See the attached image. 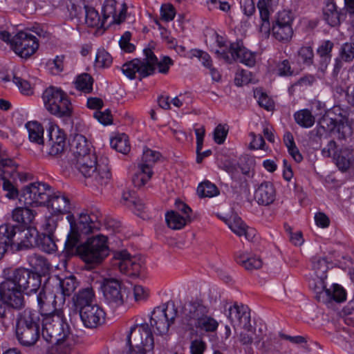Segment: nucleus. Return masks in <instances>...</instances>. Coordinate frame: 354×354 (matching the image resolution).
<instances>
[{
  "instance_id": "f257e3e1",
  "label": "nucleus",
  "mask_w": 354,
  "mask_h": 354,
  "mask_svg": "<svg viewBox=\"0 0 354 354\" xmlns=\"http://www.w3.org/2000/svg\"><path fill=\"white\" fill-rule=\"evenodd\" d=\"M71 161L74 167L86 178L87 186L100 189L110 182L111 174L108 159L101 158L97 161L95 154L91 153Z\"/></svg>"
},
{
  "instance_id": "f03ea898",
  "label": "nucleus",
  "mask_w": 354,
  "mask_h": 354,
  "mask_svg": "<svg viewBox=\"0 0 354 354\" xmlns=\"http://www.w3.org/2000/svg\"><path fill=\"white\" fill-rule=\"evenodd\" d=\"M77 241L73 249L68 243H64V250L68 255H78L87 264L97 265L109 255V248L107 238L103 235H97L87 239L80 244Z\"/></svg>"
},
{
  "instance_id": "7ed1b4c3",
  "label": "nucleus",
  "mask_w": 354,
  "mask_h": 354,
  "mask_svg": "<svg viewBox=\"0 0 354 354\" xmlns=\"http://www.w3.org/2000/svg\"><path fill=\"white\" fill-rule=\"evenodd\" d=\"M39 314L27 308L18 314L16 320V337L19 343L26 347L34 346L40 337Z\"/></svg>"
},
{
  "instance_id": "20e7f679",
  "label": "nucleus",
  "mask_w": 354,
  "mask_h": 354,
  "mask_svg": "<svg viewBox=\"0 0 354 354\" xmlns=\"http://www.w3.org/2000/svg\"><path fill=\"white\" fill-rule=\"evenodd\" d=\"M66 218L70 223V231L65 243H68L71 249L77 241H80L82 234H88L99 228L98 214L88 210L81 212L77 220L73 214H68Z\"/></svg>"
},
{
  "instance_id": "39448f33",
  "label": "nucleus",
  "mask_w": 354,
  "mask_h": 354,
  "mask_svg": "<svg viewBox=\"0 0 354 354\" xmlns=\"http://www.w3.org/2000/svg\"><path fill=\"white\" fill-rule=\"evenodd\" d=\"M42 337L50 344L68 339L72 335L71 328L59 311L42 318Z\"/></svg>"
},
{
  "instance_id": "423d86ee",
  "label": "nucleus",
  "mask_w": 354,
  "mask_h": 354,
  "mask_svg": "<svg viewBox=\"0 0 354 354\" xmlns=\"http://www.w3.org/2000/svg\"><path fill=\"white\" fill-rule=\"evenodd\" d=\"M127 339L129 348L126 354H147L153 352V337L147 324L132 327Z\"/></svg>"
},
{
  "instance_id": "0eeeda50",
  "label": "nucleus",
  "mask_w": 354,
  "mask_h": 354,
  "mask_svg": "<svg viewBox=\"0 0 354 354\" xmlns=\"http://www.w3.org/2000/svg\"><path fill=\"white\" fill-rule=\"evenodd\" d=\"M42 99L46 109L58 117H70L73 107L67 94L55 86L47 88L43 93Z\"/></svg>"
},
{
  "instance_id": "6e6552de",
  "label": "nucleus",
  "mask_w": 354,
  "mask_h": 354,
  "mask_svg": "<svg viewBox=\"0 0 354 354\" xmlns=\"http://www.w3.org/2000/svg\"><path fill=\"white\" fill-rule=\"evenodd\" d=\"M51 194L52 187L49 185L35 182L26 186L21 191L19 200L25 205L45 206Z\"/></svg>"
},
{
  "instance_id": "1a4fd4ad",
  "label": "nucleus",
  "mask_w": 354,
  "mask_h": 354,
  "mask_svg": "<svg viewBox=\"0 0 354 354\" xmlns=\"http://www.w3.org/2000/svg\"><path fill=\"white\" fill-rule=\"evenodd\" d=\"M144 55L145 56L144 59H134L122 66V72L127 77L133 79L136 77V73H138L141 80L154 73V64L157 62L156 56L150 48H145Z\"/></svg>"
},
{
  "instance_id": "9d476101",
  "label": "nucleus",
  "mask_w": 354,
  "mask_h": 354,
  "mask_svg": "<svg viewBox=\"0 0 354 354\" xmlns=\"http://www.w3.org/2000/svg\"><path fill=\"white\" fill-rule=\"evenodd\" d=\"M4 274L6 278L28 294L36 292L40 287V276L28 269L10 268L4 270Z\"/></svg>"
},
{
  "instance_id": "9b49d317",
  "label": "nucleus",
  "mask_w": 354,
  "mask_h": 354,
  "mask_svg": "<svg viewBox=\"0 0 354 354\" xmlns=\"http://www.w3.org/2000/svg\"><path fill=\"white\" fill-rule=\"evenodd\" d=\"M113 265L120 272L130 277H138L145 270L142 261L137 257H132L125 250L114 253Z\"/></svg>"
},
{
  "instance_id": "f8f14e48",
  "label": "nucleus",
  "mask_w": 354,
  "mask_h": 354,
  "mask_svg": "<svg viewBox=\"0 0 354 354\" xmlns=\"http://www.w3.org/2000/svg\"><path fill=\"white\" fill-rule=\"evenodd\" d=\"M178 311L174 304L171 306H158L152 312L150 324L156 329L158 334L165 335L174 323Z\"/></svg>"
},
{
  "instance_id": "ddd939ff",
  "label": "nucleus",
  "mask_w": 354,
  "mask_h": 354,
  "mask_svg": "<svg viewBox=\"0 0 354 354\" xmlns=\"http://www.w3.org/2000/svg\"><path fill=\"white\" fill-rule=\"evenodd\" d=\"M11 48L21 58H28L39 48V42L32 34L21 31L12 39Z\"/></svg>"
},
{
  "instance_id": "4468645a",
  "label": "nucleus",
  "mask_w": 354,
  "mask_h": 354,
  "mask_svg": "<svg viewBox=\"0 0 354 354\" xmlns=\"http://www.w3.org/2000/svg\"><path fill=\"white\" fill-rule=\"evenodd\" d=\"M24 290L6 277L0 285L1 300L14 308L19 309L24 306Z\"/></svg>"
},
{
  "instance_id": "2eb2a0df",
  "label": "nucleus",
  "mask_w": 354,
  "mask_h": 354,
  "mask_svg": "<svg viewBox=\"0 0 354 354\" xmlns=\"http://www.w3.org/2000/svg\"><path fill=\"white\" fill-rule=\"evenodd\" d=\"M293 18L291 13L287 10L279 12L275 21L272 26L274 37L279 41H288L292 37V27Z\"/></svg>"
},
{
  "instance_id": "dca6fc26",
  "label": "nucleus",
  "mask_w": 354,
  "mask_h": 354,
  "mask_svg": "<svg viewBox=\"0 0 354 354\" xmlns=\"http://www.w3.org/2000/svg\"><path fill=\"white\" fill-rule=\"evenodd\" d=\"M37 299L39 313L42 318L60 311L57 309V304L59 303V295L51 292L49 285L45 286L39 292Z\"/></svg>"
},
{
  "instance_id": "f3484780",
  "label": "nucleus",
  "mask_w": 354,
  "mask_h": 354,
  "mask_svg": "<svg viewBox=\"0 0 354 354\" xmlns=\"http://www.w3.org/2000/svg\"><path fill=\"white\" fill-rule=\"evenodd\" d=\"M208 308L201 301H190L184 307V322L188 329L194 330L196 324L208 314Z\"/></svg>"
},
{
  "instance_id": "a211bd4d",
  "label": "nucleus",
  "mask_w": 354,
  "mask_h": 354,
  "mask_svg": "<svg viewBox=\"0 0 354 354\" xmlns=\"http://www.w3.org/2000/svg\"><path fill=\"white\" fill-rule=\"evenodd\" d=\"M79 314L84 326L88 328H96L105 320V312L97 304L83 308Z\"/></svg>"
},
{
  "instance_id": "6ab92c4d",
  "label": "nucleus",
  "mask_w": 354,
  "mask_h": 354,
  "mask_svg": "<svg viewBox=\"0 0 354 354\" xmlns=\"http://www.w3.org/2000/svg\"><path fill=\"white\" fill-rule=\"evenodd\" d=\"M105 299L113 306H119L124 303V295L120 282L115 279H105L101 286Z\"/></svg>"
},
{
  "instance_id": "aec40b11",
  "label": "nucleus",
  "mask_w": 354,
  "mask_h": 354,
  "mask_svg": "<svg viewBox=\"0 0 354 354\" xmlns=\"http://www.w3.org/2000/svg\"><path fill=\"white\" fill-rule=\"evenodd\" d=\"M248 51V50L244 46L243 41L240 40L230 44L229 48L220 45L215 53L219 59L231 64L233 62H242V57Z\"/></svg>"
},
{
  "instance_id": "412c9836",
  "label": "nucleus",
  "mask_w": 354,
  "mask_h": 354,
  "mask_svg": "<svg viewBox=\"0 0 354 354\" xmlns=\"http://www.w3.org/2000/svg\"><path fill=\"white\" fill-rule=\"evenodd\" d=\"M66 147V134L58 127H52L49 130L48 140L46 142V153L51 156H57L64 152Z\"/></svg>"
},
{
  "instance_id": "4be33fe9",
  "label": "nucleus",
  "mask_w": 354,
  "mask_h": 354,
  "mask_svg": "<svg viewBox=\"0 0 354 354\" xmlns=\"http://www.w3.org/2000/svg\"><path fill=\"white\" fill-rule=\"evenodd\" d=\"M19 227L10 223L0 225V259L8 247L17 245Z\"/></svg>"
},
{
  "instance_id": "5701e85b",
  "label": "nucleus",
  "mask_w": 354,
  "mask_h": 354,
  "mask_svg": "<svg viewBox=\"0 0 354 354\" xmlns=\"http://www.w3.org/2000/svg\"><path fill=\"white\" fill-rule=\"evenodd\" d=\"M322 123L325 124L328 131H335L342 133H345V129H349L347 125V119L342 115L339 107H334L328 111L322 118Z\"/></svg>"
},
{
  "instance_id": "b1692460",
  "label": "nucleus",
  "mask_w": 354,
  "mask_h": 354,
  "mask_svg": "<svg viewBox=\"0 0 354 354\" xmlns=\"http://www.w3.org/2000/svg\"><path fill=\"white\" fill-rule=\"evenodd\" d=\"M54 214H70L71 206L68 196L60 192H53L48 199L46 205Z\"/></svg>"
},
{
  "instance_id": "393cba45",
  "label": "nucleus",
  "mask_w": 354,
  "mask_h": 354,
  "mask_svg": "<svg viewBox=\"0 0 354 354\" xmlns=\"http://www.w3.org/2000/svg\"><path fill=\"white\" fill-rule=\"evenodd\" d=\"M316 298L323 303H328L332 301L342 302L346 299V292L342 287L337 284H333L331 288H326L324 284V288L315 290Z\"/></svg>"
},
{
  "instance_id": "a878e982",
  "label": "nucleus",
  "mask_w": 354,
  "mask_h": 354,
  "mask_svg": "<svg viewBox=\"0 0 354 354\" xmlns=\"http://www.w3.org/2000/svg\"><path fill=\"white\" fill-rule=\"evenodd\" d=\"M228 317L234 327L239 326L243 328L250 327V315L247 308L243 305L234 304L229 309Z\"/></svg>"
},
{
  "instance_id": "bb28decb",
  "label": "nucleus",
  "mask_w": 354,
  "mask_h": 354,
  "mask_svg": "<svg viewBox=\"0 0 354 354\" xmlns=\"http://www.w3.org/2000/svg\"><path fill=\"white\" fill-rule=\"evenodd\" d=\"M312 269L317 279V282L315 283V289L324 288V280L327 278V272L328 270V261L326 257L315 256L312 258Z\"/></svg>"
},
{
  "instance_id": "cd10ccee",
  "label": "nucleus",
  "mask_w": 354,
  "mask_h": 354,
  "mask_svg": "<svg viewBox=\"0 0 354 354\" xmlns=\"http://www.w3.org/2000/svg\"><path fill=\"white\" fill-rule=\"evenodd\" d=\"M276 196V192L272 183L265 181L261 183L254 192V199L259 205H269L272 204Z\"/></svg>"
},
{
  "instance_id": "c85d7f7f",
  "label": "nucleus",
  "mask_w": 354,
  "mask_h": 354,
  "mask_svg": "<svg viewBox=\"0 0 354 354\" xmlns=\"http://www.w3.org/2000/svg\"><path fill=\"white\" fill-rule=\"evenodd\" d=\"M272 4V0H259L257 3L261 21L259 26V32L265 37H268L270 32V15Z\"/></svg>"
},
{
  "instance_id": "c756f323",
  "label": "nucleus",
  "mask_w": 354,
  "mask_h": 354,
  "mask_svg": "<svg viewBox=\"0 0 354 354\" xmlns=\"http://www.w3.org/2000/svg\"><path fill=\"white\" fill-rule=\"evenodd\" d=\"M78 283L74 276L59 279L57 283V292L59 295V305L65 302L66 297H70L77 288Z\"/></svg>"
},
{
  "instance_id": "7c9ffc66",
  "label": "nucleus",
  "mask_w": 354,
  "mask_h": 354,
  "mask_svg": "<svg viewBox=\"0 0 354 354\" xmlns=\"http://www.w3.org/2000/svg\"><path fill=\"white\" fill-rule=\"evenodd\" d=\"M245 330L241 332L239 335V340L242 346H243L249 353H252L253 351L252 345L254 344L257 348H264V343L260 344L261 339L255 336V329L252 327L243 328Z\"/></svg>"
},
{
  "instance_id": "2f4dec72",
  "label": "nucleus",
  "mask_w": 354,
  "mask_h": 354,
  "mask_svg": "<svg viewBox=\"0 0 354 354\" xmlns=\"http://www.w3.org/2000/svg\"><path fill=\"white\" fill-rule=\"evenodd\" d=\"M38 232L35 229L28 228L25 230H19L17 241V250L29 248L37 243Z\"/></svg>"
},
{
  "instance_id": "473e14b6",
  "label": "nucleus",
  "mask_w": 354,
  "mask_h": 354,
  "mask_svg": "<svg viewBox=\"0 0 354 354\" xmlns=\"http://www.w3.org/2000/svg\"><path fill=\"white\" fill-rule=\"evenodd\" d=\"M95 295L91 288H86L82 289L78 292L77 294L75 295L73 301L75 306V308L78 312L83 310V308L93 306Z\"/></svg>"
},
{
  "instance_id": "72a5a7b5",
  "label": "nucleus",
  "mask_w": 354,
  "mask_h": 354,
  "mask_svg": "<svg viewBox=\"0 0 354 354\" xmlns=\"http://www.w3.org/2000/svg\"><path fill=\"white\" fill-rule=\"evenodd\" d=\"M71 150L73 156V159L82 157L91 153L90 144L82 135L77 134L71 144Z\"/></svg>"
},
{
  "instance_id": "f704fd0d",
  "label": "nucleus",
  "mask_w": 354,
  "mask_h": 354,
  "mask_svg": "<svg viewBox=\"0 0 354 354\" xmlns=\"http://www.w3.org/2000/svg\"><path fill=\"white\" fill-rule=\"evenodd\" d=\"M323 19L330 26L340 24V12L333 0H326L323 8Z\"/></svg>"
},
{
  "instance_id": "c9c22d12",
  "label": "nucleus",
  "mask_w": 354,
  "mask_h": 354,
  "mask_svg": "<svg viewBox=\"0 0 354 354\" xmlns=\"http://www.w3.org/2000/svg\"><path fill=\"white\" fill-rule=\"evenodd\" d=\"M116 1L115 0H106L103 4L102 12L103 15V21H106L111 19L109 24H120L124 19L123 10H121L119 15L116 12Z\"/></svg>"
},
{
  "instance_id": "e433bc0d",
  "label": "nucleus",
  "mask_w": 354,
  "mask_h": 354,
  "mask_svg": "<svg viewBox=\"0 0 354 354\" xmlns=\"http://www.w3.org/2000/svg\"><path fill=\"white\" fill-rule=\"evenodd\" d=\"M28 205L26 207H18L13 209L12 212V218L14 221L21 223L24 226H29L32 223L36 212L30 209Z\"/></svg>"
},
{
  "instance_id": "4c0bfd02",
  "label": "nucleus",
  "mask_w": 354,
  "mask_h": 354,
  "mask_svg": "<svg viewBox=\"0 0 354 354\" xmlns=\"http://www.w3.org/2000/svg\"><path fill=\"white\" fill-rule=\"evenodd\" d=\"M235 261L246 270L250 272L258 270L262 266V261L259 257H250L248 254L244 252H238L235 256Z\"/></svg>"
},
{
  "instance_id": "58836bf2",
  "label": "nucleus",
  "mask_w": 354,
  "mask_h": 354,
  "mask_svg": "<svg viewBox=\"0 0 354 354\" xmlns=\"http://www.w3.org/2000/svg\"><path fill=\"white\" fill-rule=\"evenodd\" d=\"M230 230L239 236L244 235L247 240H252V235H254L252 230H249L241 218L234 216L228 220L227 223Z\"/></svg>"
},
{
  "instance_id": "ea45409f",
  "label": "nucleus",
  "mask_w": 354,
  "mask_h": 354,
  "mask_svg": "<svg viewBox=\"0 0 354 354\" xmlns=\"http://www.w3.org/2000/svg\"><path fill=\"white\" fill-rule=\"evenodd\" d=\"M26 127L28 132L30 141L44 146L43 127L37 122H28L26 124Z\"/></svg>"
},
{
  "instance_id": "a19ab883",
  "label": "nucleus",
  "mask_w": 354,
  "mask_h": 354,
  "mask_svg": "<svg viewBox=\"0 0 354 354\" xmlns=\"http://www.w3.org/2000/svg\"><path fill=\"white\" fill-rule=\"evenodd\" d=\"M294 119L297 124L304 128L313 127L315 118L311 111L307 109L299 110L295 113Z\"/></svg>"
},
{
  "instance_id": "79ce46f5",
  "label": "nucleus",
  "mask_w": 354,
  "mask_h": 354,
  "mask_svg": "<svg viewBox=\"0 0 354 354\" xmlns=\"http://www.w3.org/2000/svg\"><path fill=\"white\" fill-rule=\"evenodd\" d=\"M153 171L147 165H140L139 171L134 174L132 181L136 187H141L151 179Z\"/></svg>"
},
{
  "instance_id": "37998d69",
  "label": "nucleus",
  "mask_w": 354,
  "mask_h": 354,
  "mask_svg": "<svg viewBox=\"0 0 354 354\" xmlns=\"http://www.w3.org/2000/svg\"><path fill=\"white\" fill-rule=\"evenodd\" d=\"M165 219L168 227L172 230H180L183 228L189 219L180 215L174 211L169 212L165 215Z\"/></svg>"
},
{
  "instance_id": "c03bdc74",
  "label": "nucleus",
  "mask_w": 354,
  "mask_h": 354,
  "mask_svg": "<svg viewBox=\"0 0 354 354\" xmlns=\"http://www.w3.org/2000/svg\"><path fill=\"white\" fill-rule=\"evenodd\" d=\"M85 10V22L91 27H100L104 28L105 21L103 18L100 19L98 12L93 8L88 6H84Z\"/></svg>"
},
{
  "instance_id": "a18cd8bd",
  "label": "nucleus",
  "mask_w": 354,
  "mask_h": 354,
  "mask_svg": "<svg viewBox=\"0 0 354 354\" xmlns=\"http://www.w3.org/2000/svg\"><path fill=\"white\" fill-rule=\"evenodd\" d=\"M337 167L342 171H347L353 164L354 159L352 152L343 150L335 158Z\"/></svg>"
},
{
  "instance_id": "49530a36",
  "label": "nucleus",
  "mask_w": 354,
  "mask_h": 354,
  "mask_svg": "<svg viewBox=\"0 0 354 354\" xmlns=\"http://www.w3.org/2000/svg\"><path fill=\"white\" fill-rule=\"evenodd\" d=\"M111 147L117 151L126 154L130 151L129 138L125 133H122L113 138L110 141Z\"/></svg>"
},
{
  "instance_id": "de8ad7c7",
  "label": "nucleus",
  "mask_w": 354,
  "mask_h": 354,
  "mask_svg": "<svg viewBox=\"0 0 354 354\" xmlns=\"http://www.w3.org/2000/svg\"><path fill=\"white\" fill-rule=\"evenodd\" d=\"M37 245L47 253H52L57 250V245L53 234L42 233L39 236Z\"/></svg>"
},
{
  "instance_id": "09e8293b",
  "label": "nucleus",
  "mask_w": 354,
  "mask_h": 354,
  "mask_svg": "<svg viewBox=\"0 0 354 354\" xmlns=\"http://www.w3.org/2000/svg\"><path fill=\"white\" fill-rule=\"evenodd\" d=\"M197 193L201 198H212L219 194L218 187L209 181L201 183L198 188Z\"/></svg>"
},
{
  "instance_id": "8fccbe9b",
  "label": "nucleus",
  "mask_w": 354,
  "mask_h": 354,
  "mask_svg": "<svg viewBox=\"0 0 354 354\" xmlns=\"http://www.w3.org/2000/svg\"><path fill=\"white\" fill-rule=\"evenodd\" d=\"M93 78L88 73H83L77 76L75 84V87L86 93L91 92L93 90Z\"/></svg>"
},
{
  "instance_id": "3c124183",
  "label": "nucleus",
  "mask_w": 354,
  "mask_h": 354,
  "mask_svg": "<svg viewBox=\"0 0 354 354\" xmlns=\"http://www.w3.org/2000/svg\"><path fill=\"white\" fill-rule=\"evenodd\" d=\"M218 326V322L213 317L206 314L194 326V328L205 332H214Z\"/></svg>"
},
{
  "instance_id": "603ef678",
  "label": "nucleus",
  "mask_w": 354,
  "mask_h": 354,
  "mask_svg": "<svg viewBox=\"0 0 354 354\" xmlns=\"http://www.w3.org/2000/svg\"><path fill=\"white\" fill-rule=\"evenodd\" d=\"M29 262L32 268L39 272H45L49 270L50 265L46 259L39 254H33L30 257Z\"/></svg>"
},
{
  "instance_id": "864d4df0",
  "label": "nucleus",
  "mask_w": 354,
  "mask_h": 354,
  "mask_svg": "<svg viewBox=\"0 0 354 354\" xmlns=\"http://www.w3.org/2000/svg\"><path fill=\"white\" fill-rule=\"evenodd\" d=\"M73 342V337L71 335V337H69L68 339L55 342L53 344L55 345L53 347L54 354H71L72 351Z\"/></svg>"
},
{
  "instance_id": "5fc2aeb1",
  "label": "nucleus",
  "mask_w": 354,
  "mask_h": 354,
  "mask_svg": "<svg viewBox=\"0 0 354 354\" xmlns=\"http://www.w3.org/2000/svg\"><path fill=\"white\" fill-rule=\"evenodd\" d=\"M339 57L346 62H351L354 59V42L344 44L339 50Z\"/></svg>"
},
{
  "instance_id": "6e6d98bb",
  "label": "nucleus",
  "mask_w": 354,
  "mask_h": 354,
  "mask_svg": "<svg viewBox=\"0 0 354 354\" xmlns=\"http://www.w3.org/2000/svg\"><path fill=\"white\" fill-rule=\"evenodd\" d=\"M160 156L161 155L159 152L147 149L143 152L142 163L140 165H147V167L151 169L152 165L160 159Z\"/></svg>"
},
{
  "instance_id": "4d7b16f0",
  "label": "nucleus",
  "mask_w": 354,
  "mask_h": 354,
  "mask_svg": "<svg viewBox=\"0 0 354 354\" xmlns=\"http://www.w3.org/2000/svg\"><path fill=\"white\" fill-rule=\"evenodd\" d=\"M112 63L111 55L104 50L97 51L95 57V66L100 68L109 67Z\"/></svg>"
},
{
  "instance_id": "13d9d810",
  "label": "nucleus",
  "mask_w": 354,
  "mask_h": 354,
  "mask_svg": "<svg viewBox=\"0 0 354 354\" xmlns=\"http://www.w3.org/2000/svg\"><path fill=\"white\" fill-rule=\"evenodd\" d=\"M131 34L130 32H125L121 37L119 44L122 50L127 53H131L135 50V46L130 43Z\"/></svg>"
},
{
  "instance_id": "bf43d9fd",
  "label": "nucleus",
  "mask_w": 354,
  "mask_h": 354,
  "mask_svg": "<svg viewBox=\"0 0 354 354\" xmlns=\"http://www.w3.org/2000/svg\"><path fill=\"white\" fill-rule=\"evenodd\" d=\"M12 81L18 86L22 93L27 95L32 94V88L28 81L21 79L16 75H13Z\"/></svg>"
},
{
  "instance_id": "052dcab7",
  "label": "nucleus",
  "mask_w": 354,
  "mask_h": 354,
  "mask_svg": "<svg viewBox=\"0 0 354 354\" xmlns=\"http://www.w3.org/2000/svg\"><path fill=\"white\" fill-rule=\"evenodd\" d=\"M298 55L304 64L307 65L313 64L314 53L310 46L301 47L298 52Z\"/></svg>"
},
{
  "instance_id": "680f3d73",
  "label": "nucleus",
  "mask_w": 354,
  "mask_h": 354,
  "mask_svg": "<svg viewBox=\"0 0 354 354\" xmlns=\"http://www.w3.org/2000/svg\"><path fill=\"white\" fill-rule=\"evenodd\" d=\"M252 75L251 72L241 70L239 73H237L234 79L236 85L241 86L243 84H248L252 82Z\"/></svg>"
},
{
  "instance_id": "e2e57ef3",
  "label": "nucleus",
  "mask_w": 354,
  "mask_h": 354,
  "mask_svg": "<svg viewBox=\"0 0 354 354\" xmlns=\"http://www.w3.org/2000/svg\"><path fill=\"white\" fill-rule=\"evenodd\" d=\"M133 295L136 301H144L148 299L149 290L141 285H136L133 287Z\"/></svg>"
},
{
  "instance_id": "0e129e2a",
  "label": "nucleus",
  "mask_w": 354,
  "mask_h": 354,
  "mask_svg": "<svg viewBox=\"0 0 354 354\" xmlns=\"http://www.w3.org/2000/svg\"><path fill=\"white\" fill-rule=\"evenodd\" d=\"M228 129L222 124H218L214 131V140L218 145L223 144L227 137Z\"/></svg>"
},
{
  "instance_id": "69168bd1",
  "label": "nucleus",
  "mask_w": 354,
  "mask_h": 354,
  "mask_svg": "<svg viewBox=\"0 0 354 354\" xmlns=\"http://www.w3.org/2000/svg\"><path fill=\"white\" fill-rule=\"evenodd\" d=\"M277 71L279 76H291L294 75V71L291 68L290 63L288 59H284L277 64Z\"/></svg>"
},
{
  "instance_id": "338daca9",
  "label": "nucleus",
  "mask_w": 354,
  "mask_h": 354,
  "mask_svg": "<svg viewBox=\"0 0 354 354\" xmlns=\"http://www.w3.org/2000/svg\"><path fill=\"white\" fill-rule=\"evenodd\" d=\"M161 19L165 21H169L174 19L176 11L171 4H164L161 7Z\"/></svg>"
},
{
  "instance_id": "774afa93",
  "label": "nucleus",
  "mask_w": 354,
  "mask_h": 354,
  "mask_svg": "<svg viewBox=\"0 0 354 354\" xmlns=\"http://www.w3.org/2000/svg\"><path fill=\"white\" fill-rule=\"evenodd\" d=\"M57 218L55 216H49L46 218L43 224L44 234H53L57 227Z\"/></svg>"
}]
</instances>
